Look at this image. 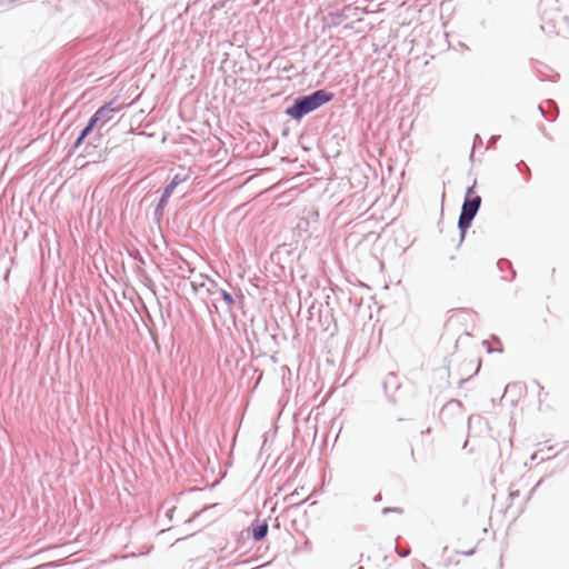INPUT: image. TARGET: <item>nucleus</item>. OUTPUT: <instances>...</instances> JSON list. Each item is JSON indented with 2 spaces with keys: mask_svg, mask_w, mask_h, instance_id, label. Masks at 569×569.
Wrapping results in <instances>:
<instances>
[{
  "mask_svg": "<svg viewBox=\"0 0 569 569\" xmlns=\"http://www.w3.org/2000/svg\"><path fill=\"white\" fill-rule=\"evenodd\" d=\"M331 99V93H328L325 90H318L309 96L297 99L295 103L287 109L286 113L289 117L298 120L302 118L305 114L329 102Z\"/></svg>",
  "mask_w": 569,
  "mask_h": 569,
  "instance_id": "obj_1",
  "label": "nucleus"
},
{
  "mask_svg": "<svg viewBox=\"0 0 569 569\" xmlns=\"http://www.w3.org/2000/svg\"><path fill=\"white\" fill-rule=\"evenodd\" d=\"M467 194L468 197L463 202L461 214L459 218V228L461 229L462 233L470 226L481 203V198L479 196L471 197L472 188H469Z\"/></svg>",
  "mask_w": 569,
  "mask_h": 569,
  "instance_id": "obj_2",
  "label": "nucleus"
},
{
  "mask_svg": "<svg viewBox=\"0 0 569 569\" xmlns=\"http://www.w3.org/2000/svg\"><path fill=\"white\" fill-rule=\"evenodd\" d=\"M121 109L119 106H113V102L107 103L99 108L90 119L88 126L84 128V134H89L92 128L100 122L101 124L107 123L113 118V114Z\"/></svg>",
  "mask_w": 569,
  "mask_h": 569,
  "instance_id": "obj_3",
  "label": "nucleus"
},
{
  "mask_svg": "<svg viewBox=\"0 0 569 569\" xmlns=\"http://www.w3.org/2000/svg\"><path fill=\"white\" fill-rule=\"evenodd\" d=\"M268 532V523L266 521L256 522L252 528V537L254 540L259 541L266 537Z\"/></svg>",
  "mask_w": 569,
  "mask_h": 569,
  "instance_id": "obj_4",
  "label": "nucleus"
},
{
  "mask_svg": "<svg viewBox=\"0 0 569 569\" xmlns=\"http://www.w3.org/2000/svg\"><path fill=\"white\" fill-rule=\"evenodd\" d=\"M173 190H174L173 186L168 184L163 191L161 202H166L169 199V197L172 194Z\"/></svg>",
  "mask_w": 569,
  "mask_h": 569,
  "instance_id": "obj_5",
  "label": "nucleus"
},
{
  "mask_svg": "<svg viewBox=\"0 0 569 569\" xmlns=\"http://www.w3.org/2000/svg\"><path fill=\"white\" fill-rule=\"evenodd\" d=\"M186 180V177H182L180 174H176L171 182L169 183L170 186H173V188L176 189L180 183H182L183 181Z\"/></svg>",
  "mask_w": 569,
  "mask_h": 569,
  "instance_id": "obj_6",
  "label": "nucleus"
},
{
  "mask_svg": "<svg viewBox=\"0 0 569 569\" xmlns=\"http://www.w3.org/2000/svg\"><path fill=\"white\" fill-rule=\"evenodd\" d=\"M87 136L88 134H84V129H83L80 137L76 141V146H79Z\"/></svg>",
  "mask_w": 569,
  "mask_h": 569,
  "instance_id": "obj_7",
  "label": "nucleus"
}]
</instances>
